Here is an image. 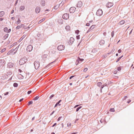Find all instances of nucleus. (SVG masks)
<instances>
[{"label":"nucleus","mask_w":134,"mask_h":134,"mask_svg":"<svg viewBox=\"0 0 134 134\" xmlns=\"http://www.w3.org/2000/svg\"><path fill=\"white\" fill-rule=\"evenodd\" d=\"M27 60L26 57H23L19 61V63L20 65H23L26 63Z\"/></svg>","instance_id":"obj_1"},{"label":"nucleus","mask_w":134,"mask_h":134,"mask_svg":"<svg viewBox=\"0 0 134 134\" xmlns=\"http://www.w3.org/2000/svg\"><path fill=\"white\" fill-rule=\"evenodd\" d=\"M40 63L38 61H36L34 63V65L35 69H37L40 66Z\"/></svg>","instance_id":"obj_2"},{"label":"nucleus","mask_w":134,"mask_h":134,"mask_svg":"<svg viewBox=\"0 0 134 134\" xmlns=\"http://www.w3.org/2000/svg\"><path fill=\"white\" fill-rule=\"evenodd\" d=\"M103 14V11L102 9H99L97 12L96 15L98 16H101Z\"/></svg>","instance_id":"obj_3"},{"label":"nucleus","mask_w":134,"mask_h":134,"mask_svg":"<svg viewBox=\"0 0 134 134\" xmlns=\"http://www.w3.org/2000/svg\"><path fill=\"white\" fill-rule=\"evenodd\" d=\"M65 48L64 46L61 45L57 47V49L59 51H62L64 50Z\"/></svg>","instance_id":"obj_4"},{"label":"nucleus","mask_w":134,"mask_h":134,"mask_svg":"<svg viewBox=\"0 0 134 134\" xmlns=\"http://www.w3.org/2000/svg\"><path fill=\"white\" fill-rule=\"evenodd\" d=\"M83 60V59H80L79 57H78V59L76 62L75 64L76 65H78L79 63L80 62H82Z\"/></svg>","instance_id":"obj_5"},{"label":"nucleus","mask_w":134,"mask_h":134,"mask_svg":"<svg viewBox=\"0 0 134 134\" xmlns=\"http://www.w3.org/2000/svg\"><path fill=\"white\" fill-rule=\"evenodd\" d=\"M33 47L31 45H29L27 47V51L29 52H30L32 49Z\"/></svg>","instance_id":"obj_6"},{"label":"nucleus","mask_w":134,"mask_h":134,"mask_svg":"<svg viewBox=\"0 0 134 134\" xmlns=\"http://www.w3.org/2000/svg\"><path fill=\"white\" fill-rule=\"evenodd\" d=\"M69 14L67 13L64 14L63 16V18L64 19L67 20L69 18Z\"/></svg>","instance_id":"obj_7"},{"label":"nucleus","mask_w":134,"mask_h":134,"mask_svg":"<svg viewBox=\"0 0 134 134\" xmlns=\"http://www.w3.org/2000/svg\"><path fill=\"white\" fill-rule=\"evenodd\" d=\"M76 9V8L75 7H71L69 10V12L70 13H73L75 11Z\"/></svg>","instance_id":"obj_8"},{"label":"nucleus","mask_w":134,"mask_h":134,"mask_svg":"<svg viewBox=\"0 0 134 134\" xmlns=\"http://www.w3.org/2000/svg\"><path fill=\"white\" fill-rule=\"evenodd\" d=\"M82 2L81 1H80L78 2L76 5V7H81L82 6Z\"/></svg>","instance_id":"obj_9"},{"label":"nucleus","mask_w":134,"mask_h":134,"mask_svg":"<svg viewBox=\"0 0 134 134\" xmlns=\"http://www.w3.org/2000/svg\"><path fill=\"white\" fill-rule=\"evenodd\" d=\"M14 64L12 63H9L7 64L8 67L9 68H11L13 66Z\"/></svg>","instance_id":"obj_10"},{"label":"nucleus","mask_w":134,"mask_h":134,"mask_svg":"<svg viewBox=\"0 0 134 134\" xmlns=\"http://www.w3.org/2000/svg\"><path fill=\"white\" fill-rule=\"evenodd\" d=\"M95 27V25H92L90 28L87 31V33H88L90 31L92 30Z\"/></svg>","instance_id":"obj_11"},{"label":"nucleus","mask_w":134,"mask_h":134,"mask_svg":"<svg viewBox=\"0 0 134 134\" xmlns=\"http://www.w3.org/2000/svg\"><path fill=\"white\" fill-rule=\"evenodd\" d=\"M17 49V48H16L15 49H11V50L10 51V52H8L7 54H10V53H11L12 54V53H13V52L14 51H16V49Z\"/></svg>","instance_id":"obj_12"},{"label":"nucleus","mask_w":134,"mask_h":134,"mask_svg":"<svg viewBox=\"0 0 134 134\" xmlns=\"http://www.w3.org/2000/svg\"><path fill=\"white\" fill-rule=\"evenodd\" d=\"M113 5L112 3L111 2H109L106 4L107 7L108 8H110Z\"/></svg>","instance_id":"obj_13"},{"label":"nucleus","mask_w":134,"mask_h":134,"mask_svg":"<svg viewBox=\"0 0 134 134\" xmlns=\"http://www.w3.org/2000/svg\"><path fill=\"white\" fill-rule=\"evenodd\" d=\"M105 42V41L104 40H102L99 41V43L100 45L102 46L104 44Z\"/></svg>","instance_id":"obj_14"},{"label":"nucleus","mask_w":134,"mask_h":134,"mask_svg":"<svg viewBox=\"0 0 134 134\" xmlns=\"http://www.w3.org/2000/svg\"><path fill=\"white\" fill-rule=\"evenodd\" d=\"M40 11V8L39 7H37L35 9V12L37 13H38Z\"/></svg>","instance_id":"obj_15"},{"label":"nucleus","mask_w":134,"mask_h":134,"mask_svg":"<svg viewBox=\"0 0 134 134\" xmlns=\"http://www.w3.org/2000/svg\"><path fill=\"white\" fill-rule=\"evenodd\" d=\"M41 4L42 6H44L45 4V2L44 0H42L41 2Z\"/></svg>","instance_id":"obj_16"},{"label":"nucleus","mask_w":134,"mask_h":134,"mask_svg":"<svg viewBox=\"0 0 134 134\" xmlns=\"http://www.w3.org/2000/svg\"><path fill=\"white\" fill-rule=\"evenodd\" d=\"M61 100H59L58 102H57L56 104L55 105L54 107H57L58 105L59 106L60 105H61L60 104H59L61 102Z\"/></svg>","instance_id":"obj_17"},{"label":"nucleus","mask_w":134,"mask_h":134,"mask_svg":"<svg viewBox=\"0 0 134 134\" xmlns=\"http://www.w3.org/2000/svg\"><path fill=\"white\" fill-rule=\"evenodd\" d=\"M5 14L4 12L2 11L0 12V17H2Z\"/></svg>","instance_id":"obj_18"},{"label":"nucleus","mask_w":134,"mask_h":134,"mask_svg":"<svg viewBox=\"0 0 134 134\" xmlns=\"http://www.w3.org/2000/svg\"><path fill=\"white\" fill-rule=\"evenodd\" d=\"M0 64H1V65H3L5 64V62L4 60L2 59H0Z\"/></svg>","instance_id":"obj_19"},{"label":"nucleus","mask_w":134,"mask_h":134,"mask_svg":"<svg viewBox=\"0 0 134 134\" xmlns=\"http://www.w3.org/2000/svg\"><path fill=\"white\" fill-rule=\"evenodd\" d=\"M26 36V35H24L22 37L20 38V39L19 40V42H20L23 39H24Z\"/></svg>","instance_id":"obj_20"},{"label":"nucleus","mask_w":134,"mask_h":134,"mask_svg":"<svg viewBox=\"0 0 134 134\" xmlns=\"http://www.w3.org/2000/svg\"><path fill=\"white\" fill-rule=\"evenodd\" d=\"M74 39L73 37H71L70 39V43H72L74 42Z\"/></svg>","instance_id":"obj_21"},{"label":"nucleus","mask_w":134,"mask_h":134,"mask_svg":"<svg viewBox=\"0 0 134 134\" xmlns=\"http://www.w3.org/2000/svg\"><path fill=\"white\" fill-rule=\"evenodd\" d=\"M25 9V7L23 5L21 6L20 7V10L22 11Z\"/></svg>","instance_id":"obj_22"},{"label":"nucleus","mask_w":134,"mask_h":134,"mask_svg":"<svg viewBox=\"0 0 134 134\" xmlns=\"http://www.w3.org/2000/svg\"><path fill=\"white\" fill-rule=\"evenodd\" d=\"M45 20V18H43L41 20H40V21H38V23L40 24V23H42V22L43 21H44Z\"/></svg>","instance_id":"obj_23"},{"label":"nucleus","mask_w":134,"mask_h":134,"mask_svg":"<svg viewBox=\"0 0 134 134\" xmlns=\"http://www.w3.org/2000/svg\"><path fill=\"white\" fill-rule=\"evenodd\" d=\"M125 23V21L124 20H122L120 21L119 23V24L120 25H122Z\"/></svg>","instance_id":"obj_24"},{"label":"nucleus","mask_w":134,"mask_h":134,"mask_svg":"<svg viewBox=\"0 0 134 134\" xmlns=\"http://www.w3.org/2000/svg\"><path fill=\"white\" fill-rule=\"evenodd\" d=\"M97 51V49L96 48H94L92 49V52L93 53H95Z\"/></svg>","instance_id":"obj_25"},{"label":"nucleus","mask_w":134,"mask_h":134,"mask_svg":"<svg viewBox=\"0 0 134 134\" xmlns=\"http://www.w3.org/2000/svg\"><path fill=\"white\" fill-rule=\"evenodd\" d=\"M21 22V21L20 20V19H19V18H18V21H16L15 23H16V24H19L20 22Z\"/></svg>","instance_id":"obj_26"},{"label":"nucleus","mask_w":134,"mask_h":134,"mask_svg":"<svg viewBox=\"0 0 134 134\" xmlns=\"http://www.w3.org/2000/svg\"><path fill=\"white\" fill-rule=\"evenodd\" d=\"M102 85V83L101 82H98L97 83V85L99 87H100V86Z\"/></svg>","instance_id":"obj_27"},{"label":"nucleus","mask_w":134,"mask_h":134,"mask_svg":"<svg viewBox=\"0 0 134 134\" xmlns=\"http://www.w3.org/2000/svg\"><path fill=\"white\" fill-rule=\"evenodd\" d=\"M39 98V97L38 96H36L35 97H34V99L33 100H37Z\"/></svg>","instance_id":"obj_28"},{"label":"nucleus","mask_w":134,"mask_h":134,"mask_svg":"<svg viewBox=\"0 0 134 134\" xmlns=\"http://www.w3.org/2000/svg\"><path fill=\"white\" fill-rule=\"evenodd\" d=\"M18 86V84L16 83H14L13 84V86L14 87H16Z\"/></svg>","instance_id":"obj_29"},{"label":"nucleus","mask_w":134,"mask_h":134,"mask_svg":"<svg viewBox=\"0 0 134 134\" xmlns=\"http://www.w3.org/2000/svg\"><path fill=\"white\" fill-rule=\"evenodd\" d=\"M4 30L5 32H6L7 33V31L8 30V28L7 27H5L4 28Z\"/></svg>","instance_id":"obj_30"},{"label":"nucleus","mask_w":134,"mask_h":134,"mask_svg":"<svg viewBox=\"0 0 134 134\" xmlns=\"http://www.w3.org/2000/svg\"><path fill=\"white\" fill-rule=\"evenodd\" d=\"M33 102L32 101H31L29 102L28 104V105L29 106L31 104H32Z\"/></svg>","instance_id":"obj_31"},{"label":"nucleus","mask_w":134,"mask_h":134,"mask_svg":"<svg viewBox=\"0 0 134 134\" xmlns=\"http://www.w3.org/2000/svg\"><path fill=\"white\" fill-rule=\"evenodd\" d=\"M47 56V54H44L42 55V57L43 58H46Z\"/></svg>","instance_id":"obj_32"},{"label":"nucleus","mask_w":134,"mask_h":134,"mask_svg":"<svg viewBox=\"0 0 134 134\" xmlns=\"http://www.w3.org/2000/svg\"><path fill=\"white\" fill-rule=\"evenodd\" d=\"M19 47V46H18L17 47H16V48H17V49H16V51L14 52L13 53H12V54H15L16 53V51H17L18 49V48Z\"/></svg>","instance_id":"obj_33"},{"label":"nucleus","mask_w":134,"mask_h":134,"mask_svg":"<svg viewBox=\"0 0 134 134\" xmlns=\"http://www.w3.org/2000/svg\"><path fill=\"white\" fill-rule=\"evenodd\" d=\"M65 29L69 30L70 29V26H67L65 27Z\"/></svg>","instance_id":"obj_34"},{"label":"nucleus","mask_w":134,"mask_h":134,"mask_svg":"<svg viewBox=\"0 0 134 134\" xmlns=\"http://www.w3.org/2000/svg\"><path fill=\"white\" fill-rule=\"evenodd\" d=\"M82 108L81 106H80L79 107H78L76 109V111H78L79 110L81 109Z\"/></svg>","instance_id":"obj_35"},{"label":"nucleus","mask_w":134,"mask_h":134,"mask_svg":"<svg viewBox=\"0 0 134 134\" xmlns=\"http://www.w3.org/2000/svg\"><path fill=\"white\" fill-rule=\"evenodd\" d=\"M110 111L111 112H114L115 111V110L114 108H112L110 109Z\"/></svg>","instance_id":"obj_36"},{"label":"nucleus","mask_w":134,"mask_h":134,"mask_svg":"<svg viewBox=\"0 0 134 134\" xmlns=\"http://www.w3.org/2000/svg\"><path fill=\"white\" fill-rule=\"evenodd\" d=\"M107 85L106 84H104L102 85V86H101V89H102L104 87L106 86Z\"/></svg>","instance_id":"obj_37"},{"label":"nucleus","mask_w":134,"mask_h":134,"mask_svg":"<svg viewBox=\"0 0 134 134\" xmlns=\"http://www.w3.org/2000/svg\"><path fill=\"white\" fill-rule=\"evenodd\" d=\"M5 49H6L4 48V49L1 50L0 51L2 53H3V52H4V51H5Z\"/></svg>","instance_id":"obj_38"},{"label":"nucleus","mask_w":134,"mask_h":134,"mask_svg":"<svg viewBox=\"0 0 134 134\" xmlns=\"http://www.w3.org/2000/svg\"><path fill=\"white\" fill-rule=\"evenodd\" d=\"M116 69L117 70H118V71H120V70H121V68L120 67H118L117 69Z\"/></svg>","instance_id":"obj_39"},{"label":"nucleus","mask_w":134,"mask_h":134,"mask_svg":"<svg viewBox=\"0 0 134 134\" xmlns=\"http://www.w3.org/2000/svg\"><path fill=\"white\" fill-rule=\"evenodd\" d=\"M114 35V31H112L111 33V36L112 37H113Z\"/></svg>","instance_id":"obj_40"},{"label":"nucleus","mask_w":134,"mask_h":134,"mask_svg":"<svg viewBox=\"0 0 134 134\" xmlns=\"http://www.w3.org/2000/svg\"><path fill=\"white\" fill-rule=\"evenodd\" d=\"M79 31L78 30H77L75 31V33L77 34H79Z\"/></svg>","instance_id":"obj_41"},{"label":"nucleus","mask_w":134,"mask_h":134,"mask_svg":"<svg viewBox=\"0 0 134 134\" xmlns=\"http://www.w3.org/2000/svg\"><path fill=\"white\" fill-rule=\"evenodd\" d=\"M21 28V27L20 26H17L16 27V29H20Z\"/></svg>","instance_id":"obj_42"},{"label":"nucleus","mask_w":134,"mask_h":134,"mask_svg":"<svg viewBox=\"0 0 134 134\" xmlns=\"http://www.w3.org/2000/svg\"><path fill=\"white\" fill-rule=\"evenodd\" d=\"M54 96V94L52 95L49 97L50 99H51L52 97H53Z\"/></svg>","instance_id":"obj_43"},{"label":"nucleus","mask_w":134,"mask_h":134,"mask_svg":"<svg viewBox=\"0 0 134 134\" xmlns=\"http://www.w3.org/2000/svg\"><path fill=\"white\" fill-rule=\"evenodd\" d=\"M80 35H78L76 36V38L77 39H80Z\"/></svg>","instance_id":"obj_44"},{"label":"nucleus","mask_w":134,"mask_h":134,"mask_svg":"<svg viewBox=\"0 0 134 134\" xmlns=\"http://www.w3.org/2000/svg\"><path fill=\"white\" fill-rule=\"evenodd\" d=\"M58 7V5H56V6H55L54 7V9H57Z\"/></svg>","instance_id":"obj_45"},{"label":"nucleus","mask_w":134,"mask_h":134,"mask_svg":"<svg viewBox=\"0 0 134 134\" xmlns=\"http://www.w3.org/2000/svg\"><path fill=\"white\" fill-rule=\"evenodd\" d=\"M88 69L87 68H85L83 70V71L84 72H86L87 71Z\"/></svg>","instance_id":"obj_46"},{"label":"nucleus","mask_w":134,"mask_h":134,"mask_svg":"<svg viewBox=\"0 0 134 134\" xmlns=\"http://www.w3.org/2000/svg\"><path fill=\"white\" fill-rule=\"evenodd\" d=\"M20 26L21 27V28H24V24H21L20 25Z\"/></svg>","instance_id":"obj_47"},{"label":"nucleus","mask_w":134,"mask_h":134,"mask_svg":"<svg viewBox=\"0 0 134 134\" xmlns=\"http://www.w3.org/2000/svg\"><path fill=\"white\" fill-rule=\"evenodd\" d=\"M62 118V116H61L60 117H59L58 119V121H59Z\"/></svg>","instance_id":"obj_48"},{"label":"nucleus","mask_w":134,"mask_h":134,"mask_svg":"<svg viewBox=\"0 0 134 134\" xmlns=\"http://www.w3.org/2000/svg\"><path fill=\"white\" fill-rule=\"evenodd\" d=\"M32 91H29L27 92V94H30L31 92Z\"/></svg>","instance_id":"obj_49"},{"label":"nucleus","mask_w":134,"mask_h":134,"mask_svg":"<svg viewBox=\"0 0 134 134\" xmlns=\"http://www.w3.org/2000/svg\"><path fill=\"white\" fill-rule=\"evenodd\" d=\"M8 36V34H7L5 36V38H7Z\"/></svg>","instance_id":"obj_50"},{"label":"nucleus","mask_w":134,"mask_h":134,"mask_svg":"<svg viewBox=\"0 0 134 134\" xmlns=\"http://www.w3.org/2000/svg\"><path fill=\"white\" fill-rule=\"evenodd\" d=\"M86 25L87 26H89L90 25V24L89 23H87L86 24Z\"/></svg>","instance_id":"obj_51"},{"label":"nucleus","mask_w":134,"mask_h":134,"mask_svg":"<svg viewBox=\"0 0 134 134\" xmlns=\"http://www.w3.org/2000/svg\"><path fill=\"white\" fill-rule=\"evenodd\" d=\"M8 93H9L8 92H7L5 93H4V95L5 96V95H8Z\"/></svg>","instance_id":"obj_52"},{"label":"nucleus","mask_w":134,"mask_h":134,"mask_svg":"<svg viewBox=\"0 0 134 134\" xmlns=\"http://www.w3.org/2000/svg\"><path fill=\"white\" fill-rule=\"evenodd\" d=\"M18 0H17L16 1L15 3L14 4V5L16 6V5L17 3H18Z\"/></svg>","instance_id":"obj_53"},{"label":"nucleus","mask_w":134,"mask_h":134,"mask_svg":"<svg viewBox=\"0 0 134 134\" xmlns=\"http://www.w3.org/2000/svg\"><path fill=\"white\" fill-rule=\"evenodd\" d=\"M74 76H71L69 77V79H71Z\"/></svg>","instance_id":"obj_54"},{"label":"nucleus","mask_w":134,"mask_h":134,"mask_svg":"<svg viewBox=\"0 0 134 134\" xmlns=\"http://www.w3.org/2000/svg\"><path fill=\"white\" fill-rule=\"evenodd\" d=\"M121 50L120 49H119L118 50V52L119 53H121Z\"/></svg>","instance_id":"obj_55"},{"label":"nucleus","mask_w":134,"mask_h":134,"mask_svg":"<svg viewBox=\"0 0 134 134\" xmlns=\"http://www.w3.org/2000/svg\"><path fill=\"white\" fill-rule=\"evenodd\" d=\"M71 125V124L70 123H68V127H69Z\"/></svg>","instance_id":"obj_56"},{"label":"nucleus","mask_w":134,"mask_h":134,"mask_svg":"<svg viewBox=\"0 0 134 134\" xmlns=\"http://www.w3.org/2000/svg\"><path fill=\"white\" fill-rule=\"evenodd\" d=\"M11 31V30L10 29H9L8 30V31H7V33H9Z\"/></svg>","instance_id":"obj_57"},{"label":"nucleus","mask_w":134,"mask_h":134,"mask_svg":"<svg viewBox=\"0 0 134 134\" xmlns=\"http://www.w3.org/2000/svg\"><path fill=\"white\" fill-rule=\"evenodd\" d=\"M4 18H0V21H1L3 20Z\"/></svg>","instance_id":"obj_58"},{"label":"nucleus","mask_w":134,"mask_h":134,"mask_svg":"<svg viewBox=\"0 0 134 134\" xmlns=\"http://www.w3.org/2000/svg\"><path fill=\"white\" fill-rule=\"evenodd\" d=\"M14 10H12L11 12V14H12L14 12Z\"/></svg>","instance_id":"obj_59"},{"label":"nucleus","mask_w":134,"mask_h":134,"mask_svg":"<svg viewBox=\"0 0 134 134\" xmlns=\"http://www.w3.org/2000/svg\"><path fill=\"white\" fill-rule=\"evenodd\" d=\"M117 70H115L114 72V74H115L117 73Z\"/></svg>","instance_id":"obj_60"},{"label":"nucleus","mask_w":134,"mask_h":134,"mask_svg":"<svg viewBox=\"0 0 134 134\" xmlns=\"http://www.w3.org/2000/svg\"><path fill=\"white\" fill-rule=\"evenodd\" d=\"M57 124V123H54L53 125V126H52V127H54V126L56 125Z\"/></svg>","instance_id":"obj_61"},{"label":"nucleus","mask_w":134,"mask_h":134,"mask_svg":"<svg viewBox=\"0 0 134 134\" xmlns=\"http://www.w3.org/2000/svg\"><path fill=\"white\" fill-rule=\"evenodd\" d=\"M18 71L19 72H21L22 71V70L20 69H19Z\"/></svg>","instance_id":"obj_62"},{"label":"nucleus","mask_w":134,"mask_h":134,"mask_svg":"<svg viewBox=\"0 0 134 134\" xmlns=\"http://www.w3.org/2000/svg\"><path fill=\"white\" fill-rule=\"evenodd\" d=\"M119 59H118V58L117 59L116 61V62L117 63L119 62V61L120 60Z\"/></svg>","instance_id":"obj_63"},{"label":"nucleus","mask_w":134,"mask_h":134,"mask_svg":"<svg viewBox=\"0 0 134 134\" xmlns=\"http://www.w3.org/2000/svg\"><path fill=\"white\" fill-rule=\"evenodd\" d=\"M23 99V98L22 99H21L20 100H19V102H21Z\"/></svg>","instance_id":"obj_64"}]
</instances>
